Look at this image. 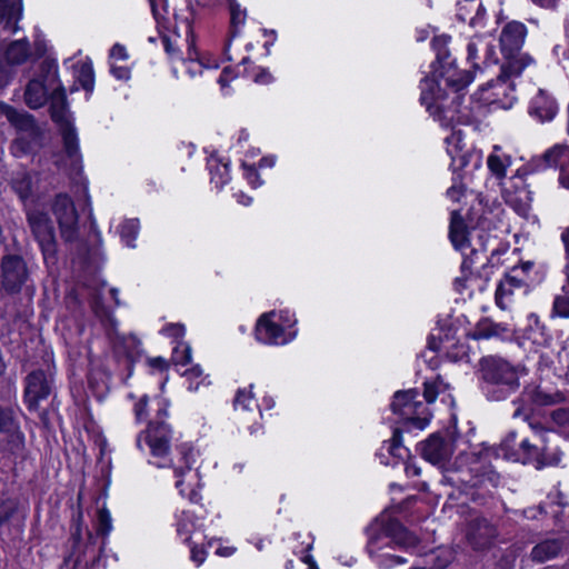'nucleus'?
I'll return each mask as SVG.
<instances>
[{
	"label": "nucleus",
	"instance_id": "61",
	"mask_svg": "<svg viewBox=\"0 0 569 569\" xmlns=\"http://www.w3.org/2000/svg\"><path fill=\"white\" fill-rule=\"evenodd\" d=\"M71 537H72L73 543L78 545L81 539V528L79 525L76 527V530L72 532Z\"/></svg>",
	"mask_w": 569,
	"mask_h": 569
},
{
	"label": "nucleus",
	"instance_id": "36",
	"mask_svg": "<svg viewBox=\"0 0 569 569\" xmlns=\"http://www.w3.org/2000/svg\"><path fill=\"white\" fill-rule=\"evenodd\" d=\"M138 221L129 220L121 226V237L126 240L128 246H133L132 241L136 239L138 233Z\"/></svg>",
	"mask_w": 569,
	"mask_h": 569
},
{
	"label": "nucleus",
	"instance_id": "23",
	"mask_svg": "<svg viewBox=\"0 0 569 569\" xmlns=\"http://www.w3.org/2000/svg\"><path fill=\"white\" fill-rule=\"evenodd\" d=\"M3 435L2 451L12 457H22L26 451V439L21 429Z\"/></svg>",
	"mask_w": 569,
	"mask_h": 569
},
{
	"label": "nucleus",
	"instance_id": "40",
	"mask_svg": "<svg viewBox=\"0 0 569 569\" xmlns=\"http://www.w3.org/2000/svg\"><path fill=\"white\" fill-rule=\"evenodd\" d=\"M513 289L515 288L512 286H509V283L506 282L505 280L500 281L496 291V302L501 309H506V305L503 303V297L512 295Z\"/></svg>",
	"mask_w": 569,
	"mask_h": 569
},
{
	"label": "nucleus",
	"instance_id": "39",
	"mask_svg": "<svg viewBox=\"0 0 569 569\" xmlns=\"http://www.w3.org/2000/svg\"><path fill=\"white\" fill-rule=\"evenodd\" d=\"M553 313L563 318L569 317V295L556 297L553 301Z\"/></svg>",
	"mask_w": 569,
	"mask_h": 569
},
{
	"label": "nucleus",
	"instance_id": "47",
	"mask_svg": "<svg viewBox=\"0 0 569 569\" xmlns=\"http://www.w3.org/2000/svg\"><path fill=\"white\" fill-rule=\"evenodd\" d=\"M561 240H562L563 246H565L566 260H567L566 273H567V278H568V281H569V227L566 228L563 230V232L561 233Z\"/></svg>",
	"mask_w": 569,
	"mask_h": 569
},
{
	"label": "nucleus",
	"instance_id": "26",
	"mask_svg": "<svg viewBox=\"0 0 569 569\" xmlns=\"http://www.w3.org/2000/svg\"><path fill=\"white\" fill-rule=\"evenodd\" d=\"M416 393L417 392L415 390L398 391L391 402L392 411L399 415H408L412 409L411 402L413 401Z\"/></svg>",
	"mask_w": 569,
	"mask_h": 569
},
{
	"label": "nucleus",
	"instance_id": "45",
	"mask_svg": "<svg viewBox=\"0 0 569 569\" xmlns=\"http://www.w3.org/2000/svg\"><path fill=\"white\" fill-rule=\"evenodd\" d=\"M147 403H148V397L143 396L134 405V415H136V418L138 421H141L147 416Z\"/></svg>",
	"mask_w": 569,
	"mask_h": 569
},
{
	"label": "nucleus",
	"instance_id": "16",
	"mask_svg": "<svg viewBox=\"0 0 569 569\" xmlns=\"http://www.w3.org/2000/svg\"><path fill=\"white\" fill-rule=\"evenodd\" d=\"M421 455L429 462L439 465L450 457L451 448L443 437L435 433L421 443Z\"/></svg>",
	"mask_w": 569,
	"mask_h": 569
},
{
	"label": "nucleus",
	"instance_id": "41",
	"mask_svg": "<svg viewBox=\"0 0 569 569\" xmlns=\"http://www.w3.org/2000/svg\"><path fill=\"white\" fill-rule=\"evenodd\" d=\"M191 453V450L188 449V448H181L180 450V455H181V458L180 460L182 461L181 465H177V463H172V467L174 469V472L177 476H182L184 473V471L187 470H190V463H189V456Z\"/></svg>",
	"mask_w": 569,
	"mask_h": 569
},
{
	"label": "nucleus",
	"instance_id": "24",
	"mask_svg": "<svg viewBox=\"0 0 569 569\" xmlns=\"http://www.w3.org/2000/svg\"><path fill=\"white\" fill-rule=\"evenodd\" d=\"M6 63L19 66L26 62L30 56V46L27 40H17L11 42L6 50Z\"/></svg>",
	"mask_w": 569,
	"mask_h": 569
},
{
	"label": "nucleus",
	"instance_id": "44",
	"mask_svg": "<svg viewBox=\"0 0 569 569\" xmlns=\"http://www.w3.org/2000/svg\"><path fill=\"white\" fill-rule=\"evenodd\" d=\"M551 418L558 425H569V409H557L552 411Z\"/></svg>",
	"mask_w": 569,
	"mask_h": 569
},
{
	"label": "nucleus",
	"instance_id": "8",
	"mask_svg": "<svg viewBox=\"0 0 569 569\" xmlns=\"http://www.w3.org/2000/svg\"><path fill=\"white\" fill-rule=\"evenodd\" d=\"M28 226L39 243L44 259L54 258L57 253L56 230L47 212L32 209L27 212Z\"/></svg>",
	"mask_w": 569,
	"mask_h": 569
},
{
	"label": "nucleus",
	"instance_id": "27",
	"mask_svg": "<svg viewBox=\"0 0 569 569\" xmlns=\"http://www.w3.org/2000/svg\"><path fill=\"white\" fill-rule=\"evenodd\" d=\"M20 429L16 411L11 407L0 406V433H8Z\"/></svg>",
	"mask_w": 569,
	"mask_h": 569
},
{
	"label": "nucleus",
	"instance_id": "28",
	"mask_svg": "<svg viewBox=\"0 0 569 569\" xmlns=\"http://www.w3.org/2000/svg\"><path fill=\"white\" fill-rule=\"evenodd\" d=\"M568 148L566 146H555L553 148L549 149L545 152L542 156L543 161L547 166H560V168H563V158L567 157Z\"/></svg>",
	"mask_w": 569,
	"mask_h": 569
},
{
	"label": "nucleus",
	"instance_id": "11",
	"mask_svg": "<svg viewBox=\"0 0 569 569\" xmlns=\"http://www.w3.org/2000/svg\"><path fill=\"white\" fill-rule=\"evenodd\" d=\"M51 391L52 379L43 370H33L26 377L24 401L29 410H38L39 402L47 399Z\"/></svg>",
	"mask_w": 569,
	"mask_h": 569
},
{
	"label": "nucleus",
	"instance_id": "34",
	"mask_svg": "<svg viewBox=\"0 0 569 569\" xmlns=\"http://www.w3.org/2000/svg\"><path fill=\"white\" fill-rule=\"evenodd\" d=\"M107 321L109 327L107 328V335L112 342L116 352H120V348L127 341V338L120 337L116 331V321L110 315H107Z\"/></svg>",
	"mask_w": 569,
	"mask_h": 569
},
{
	"label": "nucleus",
	"instance_id": "10",
	"mask_svg": "<svg viewBox=\"0 0 569 569\" xmlns=\"http://www.w3.org/2000/svg\"><path fill=\"white\" fill-rule=\"evenodd\" d=\"M499 536L498 528L485 517H476L466 526V541L473 551L489 550Z\"/></svg>",
	"mask_w": 569,
	"mask_h": 569
},
{
	"label": "nucleus",
	"instance_id": "18",
	"mask_svg": "<svg viewBox=\"0 0 569 569\" xmlns=\"http://www.w3.org/2000/svg\"><path fill=\"white\" fill-rule=\"evenodd\" d=\"M566 546V539L547 538L538 542L530 552V559L537 563H543L558 557Z\"/></svg>",
	"mask_w": 569,
	"mask_h": 569
},
{
	"label": "nucleus",
	"instance_id": "49",
	"mask_svg": "<svg viewBox=\"0 0 569 569\" xmlns=\"http://www.w3.org/2000/svg\"><path fill=\"white\" fill-rule=\"evenodd\" d=\"M509 203L519 212L520 214H526L529 209L528 201L518 200L516 198H511Z\"/></svg>",
	"mask_w": 569,
	"mask_h": 569
},
{
	"label": "nucleus",
	"instance_id": "25",
	"mask_svg": "<svg viewBox=\"0 0 569 569\" xmlns=\"http://www.w3.org/2000/svg\"><path fill=\"white\" fill-rule=\"evenodd\" d=\"M22 14L21 0H0V23L6 21L9 24L11 21L17 22Z\"/></svg>",
	"mask_w": 569,
	"mask_h": 569
},
{
	"label": "nucleus",
	"instance_id": "64",
	"mask_svg": "<svg viewBox=\"0 0 569 569\" xmlns=\"http://www.w3.org/2000/svg\"><path fill=\"white\" fill-rule=\"evenodd\" d=\"M386 556L390 557L391 560L396 563H405L407 560L401 556H391L389 553H386Z\"/></svg>",
	"mask_w": 569,
	"mask_h": 569
},
{
	"label": "nucleus",
	"instance_id": "53",
	"mask_svg": "<svg viewBox=\"0 0 569 569\" xmlns=\"http://www.w3.org/2000/svg\"><path fill=\"white\" fill-rule=\"evenodd\" d=\"M447 193L452 200L458 201L463 193V186H452Z\"/></svg>",
	"mask_w": 569,
	"mask_h": 569
},
{
	"label": "nucleus",
	"instance_id": "58",
	"mask_svg": "<svg viewBox=\"0 0 569 569\" xmlns=\"http://www.w3.org/2000/svg\"><path fill=\"white\" fill-rule=\"evenodd\" d=\"M170 336L180 337L183 332V327L180 325H172L166 329Z\"/></svg>",
	"mask_w": 569,
	"mask_h": 569
},
{
	"label": "nucleus",
	"instance_id": "9",
	"mask_svg": "<svg viewBox=\"0 0 569 569\" xmlns=\"http://www.w3.org/2000/svg\"><path fill=\"white\" fill-rule=\"evenodd\" d=\"M51 210L59 224L61 238L66 242L77 240L79 234V214L72 199L67 193L57 194Z\"/></svg>",
	"mask_w": 569,
	"mask_h": 569
},
{
	"label": "nucleus",
	"instance_id": "4",
	"mask_svg": "<svg viewBox=\"0 0 569 569\" xmlns=\"http://www.w3.org/2000/svg\"><path fill=\"white\" fill-rule=\"evenodd\" d=\"M478 373L485 383L491 386L488 391L490 400L512 399L519 391V368L501 357H482L478 362Z\"/></svg>",
	"mask_w": 569,
	"mask_h": 569
},
{
	"label": "nucleus",
	"instance_id": "30",
	"mask_svg": "<svg viewBox=\"0 0 569 569\" xmlns=\"http://www.w3.org/2000/svg\"><path fill=\"white\" fill-rule=\"evenodd\" d=\"M229 10H230V22H231V36L236 37L238 34L239 26L243 24L246 21V11L240 9V6L234 0H229Z\"/></svg>",
	"mask_w": 569,
	"mask_h": 569
},
{
	"label": "nucleus",
	"instance_id": "19",
	"mask_svg": "<svg viewBox=\"0 0 569 569\" xmlns=\"http://www.w3.org/2000/svg\"><path fill=\"white\" fill-rule=\"evenodd\" d=\"M51 100V88L41 83V79H30L24 90V102L31 109L42 107Z\"/></svg>",
	"mask_w": 569,
	"mask_h": 569
},
{
	"label": "nucleus",
	"instance_id": "31",
	"mask_svg": "<svg viewBox=\"0 0 569 569\" xmlns=\"http://www.w3.org/2000/svg\"><path fill=\"white\" fill-rule=\"evenodd\" d=\"M77 79L87 92H91L94 87L92 66L90 63H82L78 69Z\"/></svg>",
	"mask_w": 569,
	"mask_h": 569
},
{
	"label": "nucleus",
	"instance_id": "52",
	"mask_svg": "<svg viewBox=\"0 0 569 569\" xmlns=\"http://www.w3.org/2000/svg\"><path fill=\"white\" fill-rule=\"evenodd\" d=\"M112 74L121 80H128L130 78V70L126 67H112Z\"/></svg>",
	"mask_w": 569,
	"mask_h": 569
},
{
	"label": "nucleus",
	"instance_id": "14",
	"mask_svg": "<svg viewBox=\"0 0 569 569\" xmlns=\"http://www.w3.org/2000/svg\"><path fill=\"white\" fill-rule=\"evenodd\" d=\"M468 60L473 69H480L493 58L495 38L490 33L473 36L467 47Z\"/></svg>",
	"mask_w": 569,
	"mask_h": 569
},
{
	"label": "nucleus",
	"instance_id": "46",
	"mask_svg": "<svg viewBox=\"0 0 569 569\" xmlns=\"http://www.w3.org/2000/svg\"><path fill=\"white\" fill-rule=\"evenodd\" d=\"M12 146L16 149V151L20 153H28L31 150L30 142L23 137L14 139Z\"/></svg>",
	"mask_w": 569,
	"mask_h": 569
},
{
	"label": "nucleus",
	"instance_id": "56",
	"mask_svg": "<svg viewBox=\"0 0 569 569\" xmlns=\"http://www.w3.org/2000/svg\"><path fill=\"white\" fill-rule=\"evenodd\" d=\"M271 80V74L266 71V70H261L256 77H254V81L258 82V83H267Z\"/></svg>",
	"mask_w": 569,
	"mask_h": 569
},
{
	"label": "nucleus",
	"instance_id": "1",
	"mask_svg": "<svg viewBox=\"0 0 569 569\" xmlns=\"http://www.w3.org/2000/svg\"><path fill=\"white\" fill-rule=\"evenodd\" d=\"M32 79H41L42 84L51 88V119L59 126L64 151L69 159L78 162L79 146L76 129L68 118L67 98L58 78V67L54 60L46 58L39 64Z\"/></svg>",
	"mask_w": 569,
	"mask_h": 569
},
{
	"label": "nucleus",
	"instance_id": "33",
	"mask_svg": "<svg viewBox=\"0 0 569 569\" xmlns=\"http://www.w3.org/2000/svg\"><path fill=\"white\" fill-rule=\"evenodd\" d=\"M111 517L107 509H99L98 510V518H97V527L96 532L97 535L106 538L109 532L111 531Z\"/></svg>",
	"mask_w": 569,
	"mask_h": 569
},
{
	"label": "nucleus",
	"instance_id": "13",
	"mask_svg": "<svg viewBox=\"0 0 569 569\" xmlns=\"http://www.w3.org/2000/svg\"><path fill=\"white\" fill-rule=\"evenodd\" d=\"M445 98L446 93L440 89L435 78L426 77L421 81L420 101L426 106L429 113L438 120H443L446 118L443 114L445 106L442 103Z\"/></svg>",
	"mask_w": 569,
	"mask_h": 569
},
{
	"label": "nucleus",
	"instance_id": "43",
	"mask_svg": "<svg viewBox=\"0 0 569 569\" xmlns=\"http://www.w3.org/2000/svg\"><path fill=\"white\" fill-rule=\"evenodd\" d=\"M12 78V69L0 59V89L4 88Z\"/></svg>",
	"mask_w": 569,
	"mask_h": 569
},
{
	"label": "nucleus",
	"instance_id": "5",
	"mask_svg": "<svg viewBox=\"0 0 569 569\" xmlns=\"http://www.w3.org/2000/svg\"><path fill=\"white\" fill-rule=\"evenodd\" d=\"M445 480L452 487H457L459 492L476 499L475 489H482L490 492L492 488L498 486L499 475L493 470L479 472L478 468L468 470H459L449 472L445 476Z\"/></svg>",
	"mask_w": 569,
	"mask_h": 569
},
{
	"label": "nucleus",
	"instance_id": "2",
	"mask_svg": "<svg viewBox=\"0 0 569 569\" xmlns=\"http://www.w3.org/2000/svg\"><path fill=\"white\" fill-rule=\"evenodd\" d=\"M546 433L548 432L541 430L532 438H522L510 432L499 445L497 455L513 462L532 465L536 469L557 465L560 460L559 451L550 447Z\"/></svg>",
	"mask_w": 569,
	"mask_h": 569
},
{
	"label": "nucleus",
	"instance_id": "12",
	"mask_svg": "<svg viewBox=\"0 0 569 569\" xmlns=\"http://www.w3.org/2000/svg\"><path fill=\"white\" fill-rule=\"evenodd\" d=\"M170 428L167 423L152 421L146 431L137 439V446L142 449V441L150 449L153 457H163L169 451Z\"/></svg>",
	"mask_w": 569,
	"mask_h": 569
},
{
	"label": "nucleus",
	"instance_id": "20",
	"mask_svg": "<svg viewBox=\"0 0 569 569\" xmlns=\"http://www.w3.org/2000/svg\"><path fill=\"white\" fill-rule=\"evenodd\" d=\"M256 336L264 343H279L283 337V328L270 321L268 315H263L257 322Z\"/></svg>",
	"mask_w": 569,
	"mask_h": 569
},
{
	"label": "nucleus",
	"instance_id": "17",
	"mask_svg": "<svg viewBox=\"0 0 569 569\" xmlns=\"http://www.w3.org/2000/svg\"><path fill=\"white\" fill-rule=\"evenodd\" d=\"M26 519V509L17 497H11L4 492L0 493V528L13 525L16 521L23 523Z\"/></svg>",
	"mask_w": 569,
	"mask_h": 569
},
{
	"label": "nucleus",
	"instance_id": "63",
	"mask_svg": "<svg viewBox=\"0 0 569 569\" xmlns=\"http://www.w3.org/2000/svg\"><path fill=\"white\" fill-rule=\"evenodd\" d=\"M303 561L309 565V569H318L315 560L310 556H306Z\"/></svg>",
	"mask_w": 569,
	"mask_h": 569
},
{
	"label": "nucleus",
	"instance_id": "37",
	"mask_svg": "<svg viewBox=\"0 0 569 569\" xmlns=\"http://www.w3.org/2000/svg\"><path fill=\"white\" fill-rule=\"evenodd\" d=\"M254 401L251 391L239 390L237 397L234 399V408L238 410L242 408L243 410H250L254 407Z\"/></svg>",
	"mask_w": 569,
	"mask_h": 569
},
{
	"label": "nucleus",
	"instance_id": "50",
	"mask_svg": "<svg viewBox=\"0 0 569 569\" xmlns=\"http://www.w3.org/2000/svg\"><path fill=\"white\" fill-rule=\"evenodd\" d=\"M110 56L112 58H118V59H121V60H124L127 59L128 54H127V51L124 49L123 46L119 44V43H116L111 50H110Z\"/></svg>",
	"mask_w": 569,
	"mask_h": 569
},
{
	"label": "nucleus",
	"instance_id": "6",
	"mask_svg": "<svg viewBox=\"0 0 569 569\" xmlns=\"http://www.w3.org/2000/svg\"><path fill=\"white\" fill-rule=\"evenodd\" d=\"M30 281V270L22 256L7 253L0 260V289L8 295L22 291Z\"/></svg>",
	"mask_w": 569,
	"mask_h": 569
},
{
	"label": "nucleus",
	"instance_id": "21",
	"mask_svg": "<svg viewBox=\"0 0 569 569\" xmlns=\"http://www.w3.org/2000/svg\"><path fill=\"white\" fill-rule=\"evenodd\" d=\"M449 237L456 249L463 250L469 247L467 224L456 210L451 213Z\"/></svg>",
	"mask_w": 569,
	"mask_h": 569
},
{
	"label": "nucleus",
	"instance_id": "29",
	"mask_svg": "<svg viewBox=\"0 0 569 569\" xmlns=\"http://www.w3.org/2000/svg\"><path fill=\"white\" fill-rule=\"evenodd\" d=\"M501 331H505L499 325L491 321H481L476 327L473 337L476 339H488L493 336H498Z\"/></svg>",
	"mask_w": 569,
	"mask_h": 569
},
{
	"label": "nucleus",
	"instance_id": "32",
	"mask_svg": "<svg viewBox=\"0 0 569 569\" xmlns=\"http://www.w3.org/2000/svg\"><path fill=\"white\" fill-rule=\"evenodd\" d=\"M531 399L538 406H550L561 402L565 397L561 392L547 393L540 389H536L531 395Z\"/></svg>",
	"mask_w": 569,
	"mask_h": 569
},
{
	"label": "nucleus",
	"instance_id": "55",
	"mask_svg": "<svg viewBox=\"0 0 569 569\" xmlns=\"http://www.w3.org/2000/svg\"><path fill=\"white\" fill-rule=\"evenodd\" d=\"M204 555L206 552L203 550H200L198 548H192L191 550V558L193 561H196L197 563H202L204 561Z\"/></svg>",
	"mask_w": 569,
	"mask_h": 569
},
{
	"label": "nucleus",
	"instance_id": "22",
	"mask_svg": "<svg viewBox=\"0 0 569 569\" xmlns=\"http://www.w3.org/2000/svg\"><path fill=\"white\" fill-rule=\"evenodd\" d=\"M37 176L29 171H17L11 179V187L22 201L28 200L33 192Z\"/></svg>",
	"mask_w": 569,
	"mask_h": 569
},
{
	"label": "nucleus",
	"instance_id": "42",
	"mask_svg": "<svg viewBox=\"0 0 569 569\" xmlns=\"http://www.w3.org/2000/svg\"><path fill=\"white\" fill-rule=\"evenodd\" d=\"M488 167L496 177L502 178L506 176L505 164L498 156L491 154L488 158Z\"/></svg>",
	"mask_w": 569,
	"mask_h": 569
},
{
	"label": "nucleus",
	"instance_id": "62",
	"mask_svg": "<svg viewBox=\"0 0 569 569\" xmlns=\"http://www.w3.org/2000/svg\"><path fill=\"white\" fill-rule=\"evenodd\" d=\"M151 365L153 367H158V368L162 369L164 367L166 362H164V360L162 358H154V359L151 360Z\"/></svg>",
	"mask_w": 569,
	"mask_h": 569
},
{
	"label": "nucleus",
	"instance_id": "51",
	"mask_svg": "<svg viewBox=\"0 0 569 569\" xmlns=\"http://www.w3.org/2000/svg\"><path fill=\"white\" fill-rule=\"evenodd\" d=\"M423 397L427 402H429V403L433 402L437 398V390H436L435 386H432L430 383H425Z\"/></svg>",
	"mask_w": 569,
	"mask_h": 569
},
{
	"label": "nucleus",
	"instance_id": "15",
	"mask_svg": "<svg viewBox=\"0 0 569 569\" xmlns=\"http://www.w3.org/2000/svg\"><path fill=\"white\" fill-rule=\"evenodd\" d=\"M0 112L18 131L26 132L30 137H38L40 134V129L36 123L34 117L29 112L18 110L3 102L0 103Z\"/></svg>",
	"mask_w": 569,
	"mask_h": 569
},
{
	"label": "nucleus",
	"instance_id": "7",
	"mask_svg": "<svg viewBox=\"0 0 569 569\" xmlns=\"http://www.w3.org/2000/svg\"><path fill=\"white\" fill-rule=\"evenodd\" d=\"M383 542L382 546L389 547L395 545L402 549L415 548L419 540L417 536L410 532L399 520L390 519L382 525L380 531L372 535L368 542V551L373 556L381 547L377 545Z\"/></svg>",
	"mask_w": 569,
	"mask_h": 569
},
{
	"label": "nucleus",
	"instance_id": "54",
	"mask_svg": "<svg viewBox=\"0 0 569 569\" xmlns=\"http://www.w3.org/2000/svg\"><path fill=\"white\" fill-rule=\"evenodd\" d=\"M503 280L512 286L513 288H521L525 286V282L521 279H518L516 276L506 274Z\"/></svg>",
	"mask_w": 569,
	"mask_h": 569
},
{
	"label": "nucleus",
	"instance_id": "48",
	"mask_svg": "<svg viewBox=\"0 0 569 569\" xmlns=\"http://www.w3.org/2000/svg\"><path fill=\"white\" fill-rule=\"evenodd\" d=\"M391 446L389 448V451L392 456H400V453L398 452L399 448H400V441H401V435H400V430L399 429H396L393 431V436H392V440H391Z\"/></svg>",
	"mask_w": 569,
	"mask_h": 569
},
{
	"label": "nucleus",
	"instance_id": "38",
	"mask_svg": "<svg viewBox=\"0 0 569 569\" xmlns=\"http://www.w3.org/2000/svg\"><path fill=\"white\" fill-rule=\"evenodd\" d=\"M471 81H472V74L470 71H463L462 74L459 76L458 78H453V77H449V76L446 78V82L449 86L453 87L456 91L465 88Z\"/></svg>",
	"mask_w": 569,
	"mask_h": 569
},
{
	"label": "nucleus",
	"instance_id": "60",
	"mask_svg": "<svg viewBox=\"0 0 569 569\" xmlns=\"http://www.w3.org/2000/svg\"><path fill=\"white\" fill-rule=\"evenodd\" d=\"M557 0H532L536 4L543 8H552L555 7Z\"/></svg>",
	"mask_w": 569,
	"mask_h": 569
},
{
	"label": "nucleus",
	"instance_id": "3",
	"mask_svg": "<svg viewBox=\"0 0 569 569\" xmlns=\"http://www.w3.org/2000/svg\"><path fill=\"white\" fill-rule=\"evenodd\" d=\"M526 34L527 29L521 22L511 21L505 24L499 37L503 57L501 71L496 82L489 83V86L495 88L503 87L511 78L520 76L522 70L532 62V58L529 54L521 52Z\"/></svg>",
	"mask_w": 569,
	"mask_h": 569
},
{
	"label": "nucleus",
	"instance_id": "57",
	"mask_svg": "<svg viewBox=\"0 0 569 569\" xmlns=\"http://www.w3.org/2000/svg\"><path fill=\"white\" fill-rule=\"evenodd\" d=\"M559 182L562 187L566 189H569V170L567 171L565 168H561L560 176H559Z\"/></svg>",
	"mask_w": 569,
	"mask_h": 569
},
{
	"label": "nucleus",
	"instance_id": "35",
	"mask_svg": "<svg viewBox=\"0 0 569 569\" xmlns=\"http://www.w3.org/2000/svg\"><path fill=\"white\" fill-rule=\"evenodd\" d=\"M533 113L541 120H551L557 111L555 101H548L546 106H540L538 101L535 102Z\"/></svg>",
	"mask_w": 569,
	"mask_h": 569
},
{
	"label": "nucleus",
	"instance_id": "59",
	"mask_svg": "<svg viewBox=\"0 0 569 569\" xmlns=\"http://www.w3.org/2000/svg\"><path fill=\"white\" fill-rule=\"evenodd\" d=\"M190 361H191L190 348L188 346H186V348L183 350L182 358L181 359L177 358V362H179L181 365H188Z\"/></svg>",
	"mask_w": 569,
	"mask_h": 569
}]
</instances>
